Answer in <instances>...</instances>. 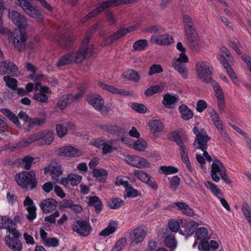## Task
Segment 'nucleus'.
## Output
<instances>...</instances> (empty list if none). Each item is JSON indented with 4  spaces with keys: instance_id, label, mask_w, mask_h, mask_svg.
I'll return each instance as SVG.
<instances>
[{
    "instance_id": "f257e3e1",
    "label": "nucleus",
    "mask_w": 251,
    "mask_h": 251,
    "mask_svg": "<svg viewBox=\"0 0 251 251\" xmlns=\"http://www.w3.org/2000/svg\"><path fill=\"white\" fill-rule=\"evenodd\" d=\"M193 131L196 135L193 143L194 148L201 150L203 152V155L205 158L208 162H211L212 159L206 151L208 148L207 142L211 140V138L203 128L199 130L198 127L195 126L193 128Z\"/></svg>"
},
{
    "instance_id": "f03ea898",
    "label": "nucleus",
    "mask_w": 251,
    "mask_h": 251,
    "mask_svg": "<svg viewBox=\"0 0 251 251\" xmlns=\"http://www.w3.org/2000/svg\"><path fill=\"white\" fill-rule=\"evenodd\" d=\"M15 179L19 186L26 190L34 189L38 184L36 173L34 170L19 173L15 175Z\"/></svg>"
},
{
    "instance_id": "7ed1b4c3",
    "label": "nucleus",
    "mask_w": 251,
    "mask_h": 251,
    "mask_svg": "<svg viewBox=\"0 0 251 251\" xmlns=\"http://www.w3.org/2000/svg\"><path fill=\"white\" fill-rule=\"evenodd\" d=\"M89 36L87 35L82 42V45L76 52H74V60L75 63H80L84 59L92 55L93 46L89 43Z\"/></svg>"
},
{
    "instance_id": "20e7f679",
    "label": "nucleus",
    "mask_w": 251,
    "mask_h": 251,
    "mask_svg": "<svg viewBox=\"0 0 251 251\" xmlns=\"http://www.w3.org/2000/svg\"><path fill=\"white\" fill-rule=\"evenodd\" d=\"M196 71L198 78L202 82L208 83L213 81L212 78L213 68L209 63L198 61L196 64Z\"/></svg>"
},
{
    "instance_id": "39448f33",
    "label": "nucleus",
    "mask_w": 251,
    "mask_h": 251,
    "mask_svg": "<svg viewBox=\"0 0 251 251\" xmlns=\"http://www.w3.org/2000/svg\"><path fill=\"white\" fill-rule=\"evenodd\" d=\"M10 37L12 45L18 51L22 52L25 50L27 35L25 32L16 29L13 31Z\"/></svg>"
},
{
    "instance_id": "423d86ee",
    "label": "nucleus",
    "mask_w": 251,
    "mask_h": 251,
    "mask_svg": "<svg viewBox=\"0 0 251 251\" xmlns=\"http://www.w3.org/2000/svg\"><path fill=\"white\" fill-rule=\"evenodd\" d=\"M114 139L107 140L103 137H99L93 140L92 145L102 150L103 155H106L116 151L117 148L113 146Z\"/></svg>"
},
{
    "instance_id": "0eeeda50",
    "label": "nucleus",
    "mask_w": 251,
    "mask_h": 251,
    "mask_svg": "<svg viewBox=\"0 0 251 251\" xmlns=\"http://www.w3.org/2000/svg\"><path fill=\"white\" fill-rule=\"evenodd\" d=\"M87 100L88 103L92 105L95 109L101 112L103 115H107L109 110L104 107V101L102 97L95 93H91L87 95Z\"/></svg>"
},
{
    "instance_id": "6e6552de",
    "label": "nucleus",
    "mask_w": 251,
    "mask_h": 251,
    "mask_svg": "<svg viewBox=\"0 0 251 251\" xmlns=\"http://www.w3.org/2000/svg\"><path fill=\"white\" fill-rule=\"evenodd\" d=\"M18 116L19 118L23 120L25 122L28 123V126L25 128L26 131L28 132H30L36 126H42L46 122L45 118L39 117L31 118L23 111L19 113Z\"/></svg>"
},
{
    "instance_id": "1a4fd4ad",
    "label": "nucleus",
    "mask_w": 251,
    "mask_h": 251,
    "mask_svg": "<svg viewBox=\"0 0 251 251\" xmlns=\"http://www.w3.org/2000/svg\"><path fill=\"white\" fill-rule=\"evenodd\" d=\"M8 15L13 24L19 28L18 30H22L27 26L28 24L25 17L18 11L9 9Z\"/></svg>"
},
{
    "instance_id": "9d476101",
    "label": "nucleus",
    "mask_w": 251,
    "mask_h": 251,
    "mask_svg": "<svg viewBox=\"0 0 251 251\" xmlns=\"http://www.w3.org/2000/svg\"><path fill=\"white\" fill-rule=\"evenodd\" d=\"M72 229L74 231L83 237L89 235L92 229L89 223L83 220L75 221L72 226Z\"/></svg>"
},
{
    "instance_id": "9b49d317",
    "label": "nucleus",
    "mask_w": 251,
    "mask_h": 251,
    "mask_svg": "<svg viewBox=\"0 0 251 251\" xmlns=\"http://www.w3.org/2000/svg\"><path fill=\"white\" fill-rule=\"evenodd\" d=\"M125 161L128 165L139 169H145L151 167V163L149 161L138 156L127 155L125 157Z\"/></svg>"
},
{
    "instance_id": "f8f14e48",
    "label": "nucleus",
    "mask_w": 251,
    "mask_h": 251,
    "mask_svg": "<svg viewBox=\"0 0 251 251\" xmlns=\"http://www.w3.org/2000/svg\"><path fill=\"white\" fill-rule=\"evenodd\" d=\"M135 30L136 27L133 26H129L127 27H122L105 39V45H110L128 33L134 31Z\"/></svg>"
},
{
    "instance_id": "ddd939ff",
    "label": "nucleus",
    "mask_w": 251,
    "mask_h": 251,
    "mask_svg": "<svg viewBox=\"0 0 251 251\" xmlns=\"http://www.w3.org/2000/svg\"><path fill=\"white\" fill-rule=\"evenodd\" d=\"M56 155L67 157H77L82 155V152L79 149L67 146L58 148L55 151Z\"/></svg>"
},
{
    "instance_id": "4468645a",
    "label": "nucleus",
    "mask_w": 251,
    "mask_h": 251,
    "mask_svg": "<svg viewBox=\"0 0 251 251\" xmlns=\"http://www.w3.org/2000/svg\"><path fill=\"white\" fill-rule=\"evenodd\" d=\"M24 12L30 17L39 19L42 15L36 6H32L27 0H17Z\"/></svg>"
},
{
    "instance_id": "2eb2a0df",
    "label": "nucleus",
    "mask_w": 251,
    "mask_h": 251,
    "mask_svg": "<svg viewBox=\"0 0 251 251\" xmlns=\"http://www.w3.org/2000/svg\"><path fill=\"white\" fill-rule=\"evenodd\" d=\"M97 127L104 132H106L110 135L121 136L126 133L125 128H122L116 125L110 124H100L97 125Z\"/></svg>"
},
{
    "instance_id": "dca6fc26",
    "label": "nucleus",
    "mask_w": 251,
    "mask_h": 251,
    "mask_svg": "<svg viewBox=\"0 0 251 251\" xmlns=\"http://www.w3.org/2000/svg\"><path fill=\"white\" fill-rule=\"evenodd\" d=\"M226 172V170L223 163L218 159L213 160L210 173V176L213 180L216 182H218L220 179L217 174H218L220 176L222 173Z\"/></svg>"
},
{
    "instance_id": "f3484780",
    "label": "nucleus",
    "mask_w": 251,
    "mask_h": 251,
    "mask_svg": "<svg viewBox=\"0 0 251 251\" xmlns=\"http://www.w3.org/2000/svg\"><path fill=\"white\" fill-rule=\"evenodd\" d=\"M11 74L12 76H17L19 74L17 66L10 61H3L0 62V75Z\"/></svg>"
},
{
    "instance_id": "a211bd4d",
    "label": "nucleus",
    "mask_w": 251,
    "mask_h": 251,
    "mask_svg": "<svg viewBox=\"0 0 251 251\" xmlns=\"http://www.w3.org/2000/svg\"><path fill=\"white\" fill-rule=\"evenodd\" d=\"M181 228L179 233L181 235L189 236L193 234L199 226V224L194 221H187L186 220H181Z\"/></svg>"
},
{
    "instance_id": "6ab92c4d",
    "label": "nucleus",
    "mask_w": 251,
    "mask_h": 251,
    "mask_svg": "<svg viewBox=\"0 0 251 251\" xmlns=\"http://www.w3.org/2000/svg\"><path fill=\"white\" fill-rule=\"evenodd\" d=\"M39 145H50L54 139V133L51 130L45 129L37 132Z\"/></svg>"
},
{
    "instance_id": "aec40b11",
    "label": "nucleus",
    "mask_w": 251,
    "mask_h": 251,
    "mask_svg": "<svg viewBox=\"0 0 251 251\" xmlns=\"http://www.w3.org/2000/svg\"><path fill=\"white\" fill-rule=\"evenodd\" d=\"M145 236L146 232L144 229L140 227L135 228L129 233L130 244L134 246L142 242Z\"/></svg>"
},
{
    "instance_id": "412c9836",
    "label": "nucleus",
    "mask_w": 251,
    "mask_h": 251,
    "mask_svg": "<svg viewBox=\"0 0 251 251\" xmlns=\"http://www.w3.org/2000/svg\"><path fill=\"white\" fill-rule=\"evenodd\" d=\"M44 170L45 175L50 173L51 177L56 181L59 179V177L62 175L63 172L62 167L57 164H50L45 168Z\"/></svg>"
},
{
    "instance_id": "4be33fe9",
    "label": "nucleus",
    "mask_w": 251,
    "mask_h": 251,
    "mask_svg": "<svg viewBox=\"0 0 251 251\" xmlns=\"http://www.w3.org/2000/svg\"><path fill=\"white\" fill-rule=\"evenodd\" d=\"M151 41L159 45H169L173 42V38L168 34H155L151 36Z\"/></svg>"
},
{
    "instance_id": "5701e85b",
    "label": "nucleus",
    "mask_w": 251,
    "mask_h": 251,
    "mask_svg": "<svg viewBox=\"0 0 251 251\" xmlns=\"http://www.w3.org/2000/svg\"><path fill=\"white\" fill-rule=\"evenodd\" d=\"M5 242L7 246L13 251H21L23 249L22 242L18 238H11L10 235L5 237Z\"/></svg>"
},
{
    "instance_id": "b1692460",
    "label": "nucleus",
    "mask_w": 251,
    "mask_h": 251,
    "mask_svg": "<svg viewBox=\"0 0 251 251\" xmlns=\"http://www.w3.org/2000/svg\"><path fill=\"white\" fill-rule=\"evenodd\" d=\"M42 210L45 213H49L54 210L57 206V202L53 199H46L40 203Z\"/></svg>"
},
{
    "instance_id": "393cba45",
    "label": "nucleus",
    "mask_w": 251,
    "mask_h": 251,
    "mask_svg": "<svg viewBox=\"0 0 251 251\" xmlns=\"http://www.w3.org/2000/svg\"><path fill=\"white\" fill-rule=\"evenodd\" d=\"M0 111L5 116H6L10 121H11L20 129H23L18 118L15 114L13 113L8 109L3 108L0 110Z\"/></svg>"
},
{
    "instance_id": "a878e982",
    "label": "nucleus",
    "mask_w": 251,
    "mask_h": 251,
    "mask_svg": "<svg viewBox=\"0 0 251 251\" xmlns=\"http://www.w3.org/2000/svg\"><path fill=\"white\" fill-rule=\"evenodd\" d=\"M187 38V42L189 47L194 51L198 50L200 46L199 38L195 35V32H191L190 34H186Z\"/></svg>"
},
{
    "instance_id": "bb28decb",
    "label": "nucleus",
    "mask_w": 251,
    "mask_h": 251,
    "mask_svg": "<svg viewBox=\"0 0 251 251\" xmlns=\"http://www.w3.org/2000/svg\"><path fill=\"white\" fill-rule=\"evenodd\" d=\"M183 22L186 34H190L191 32H195L193 22L189 15L187 14L183 15Z\"/></svg>"
},
{
    "instance_id": "cd10ccee",
    "label": "nucleus",
    "mask_w": 251,
    "mask_h": 251,
    "mask_svg": "<svg viewBox=\"0 0 251 251\" xmlns=\"http://www.w3.org/2000/svg\"><path fill=\"white\" fill-rule=\"evenodd\" d=\"M74 52H69L67 54L62 56L56 64L58 67H62L65 65L72 64L74 60Z\"/></svg>"
},
{
    "instance_id": "c85d7f7f",
    "label": "nucleus",
    "mask_w": 251,
    "mask_h": 251,
    "mask_svg": "<svg viewBox=\"0 0 251 251\" xmlns=\"http://www.w3.org/2000/svg\"><path fill=\"white\" fill-rule=\"evenodd\" d=\"M151 132L153 134L160 133L164 128L163 124L159 120H153L149 122Z\"/></svg>"
},
{
    "instance_id": "c756f323",
    "label": "nucleus",
    "mask_w": 251,
    "mask_h": 251,
    "mask_svg": "<svg viewBox=\"0 0 251 251\" xmlns=\"http://www.w3.org/2000/svg\"><path fill=\"white\" fill-rule=\"evenodd\" d=\"M60 207L62 208H69L75 212H80L82 210L80 205L74 204L73 201L66 199L63 201Z\"/></svg>"
},
{
    "instance_id": "7c9ffc66",
    "label": "nucleus",
    "mask_w": 251,
    "mask_h": 251,
    "mask_svg": "<svg viewBox=\"0 0 251 251\" xmlns=\"http://www.w3.org/2000/svg\"><path fill=\"white\" fill-rule=\"evenodd\" d=\"M174 204L178 207V209L180 210L183 214L190 217L194 215L195 214L193 210L185 202H177L174 203Z\"/></svg>"
},
{
    "instance_id": "2f4dec72",
    "label": "nucleus",
    "mask_w": 251,
    "mask_h": 251,
    "mask_svg": "<svg viewBox=\"0 0 251 251\" xmlns=\"http://www.w3.org/2000/svg\"><path fill=\"white\" fill-rule=\"evenodd\" d=\"M88 203L89 206L94 207L97 213H99L102 209V202L97 196L89 197Z\"/></svg>"
},
{
    "instance_id": "473e14b6",
    "label": "nucleus",
    "mask_w": 251,
    "mask_h": 251,
    "mask_svg": "<svg viewBox=\"0 0 251 251\" xmlns=\"http://www.w3.org/2000/svg\"><path fill=\"white\" fill-rule=\"evenodd\" d=\"M179 111L181 114V118L184 120H189L191 119L194 115L192 110L189 107L184 104L181 105L179 108Z\"/></svg>"
},
{
    "instance_id": "72a5a7b5",
    "label": "nucleus",
    "mask_w": 251,
    "mask_h": 251,
    "mask_svg": "<svg viewBox=\"0 0 251 251\" xmlns=\"http://www.w3.org/2000/svg\"><path fill=\"white\" fill-rule=\"evenodd\" d=\"M4 4L2 0H0V34H9L10 30L3 26L2 17L4 12Z\"/></svg>"
},
{
    "instance_id": "f704fd0d",
    "label": "nucleus",
    "mask_w": 251,
    "mask_h": 251,
    "mask_svg": "<svg viewBox=\"0 0 251 251\" xmlns=\"http://www.w3.org/2000/svg\"><path fill=\"white\" fill-rule=\"evenodd\" d=\"M117 225V223L114 221L110 222L108 226L99 233V236L106 237L112 234L116 229Z\"/></svg>"
},
{
    "instance_id": "c9c22d12",
    "label": "nucleus",
    "mask_w": 251,
    "mask_h": 251,
    "mask_svg": "<svg viewBox=\"0 0 251 251\" xmlns=\"http://www.w3.org/2000/svg\"><path fill=\"white\" fill-rule=\"evenodd\" d=\"M178 99L174 96H171L169 94H166L163 96V100L162 101L163 104L168 108H172V105L176 103Z\"/></svg>"
},
{
    "instance_id": "e433bc0d",
    "label": "nucleus",
    "mask_w": 251,
    "mask_h": 251,
    "mask_svg": "<svg viewBox=\"0 0 251 251\" xmlns=\"http://www.w3.org/2000/svg\"><path fill=\"white\" fill-rule=\"evenodd\" d=\"M124 77L133 82H138L140 79V75L137 72L129 69L124 73Z\"/></svg>"
},
{
    "instance_id": "4c0bfd02",
    "label": "nucleus",
    "mask_w": 251,
    "mask_h": 251,
    "mask_svg": "<svg viewBox=\"0 0 251 251\" xmlns=\"http://www.w3.org/2000/svg\"><path fill=\"white\" fill-rule=\"evenodd\" d=\"M93 176L101 182H104L106 181L107 172L104 169H94L93 170Z\"/></svg>"
},
{
    "instance_id": "58836bf2",
    "label": "nucleus",
    "mask_w": 251,
    "mask_h": 251,
    "mask_svg": "<svg viewBox=\"0 0 251 251\" xmlns=\"http://www.w3.org/2000/svg\"><path fill=\"white\" fill-rule=\"evenodd\" d=\"M9 225L15 226L13 220L8 216H0V229H9Z\"/></svg>"
},
{
    "instance_id": "ea45409f",
    "label": "nucleus",
    "mask_w": 251,
    "mask_h": 251,
    "mask_svg": "<svg viewBox=\"0 0 251 251\" xmlns=\"http://www.w3.org/2000/svg\"><path fill=\"white\" fill-rule=\"evenodd\" d=\"M173 66L183 78H186L187 77V69L185 65L180 62H174Z\"/></svg>"
},
{
    "instance_id": "a19ab883",
    "label": "nucleus",
    "mask_w": 251,
    "mask_h": 251,
    "mask_svg": "<svg viewBox=\"0 0 251 251\" xmlns=\"http://www.w3.org/2000/svg\"><path fill=\"white\" fill-rule=\"evenodd\" d=\"M73 40V39L72 37L61 36L58 40V43L62 48L68 49L71 47Z\"/></svg>"
},
{
    "instance_id": "79ce46f5",
    "label": "nucleus",
    "mask_w": 251,
    "mask_h": 251,
    "mask_svg": "<svg viewBox=\"0 0 251 251\" xmlns=\"http://www.w3.org/2000/svg\"><path fill=\"white\" fill-rule=\"evenodd\" d=\"M205 186L208 189H209L213 194L219 198L220 196L222 195V193L219 188H218L217 186L212 183L211 182L209 181H206L204 183Z\"/></svg>"
},
{
    "instance_id": "37998d69",
    "label": "nucleus",
    "mask_w": 251,
    "mask_h": 251,
    "mask_svg": "<svg viewBox=\"0 0 251 251\" xmlns=\"http://www.w3.org/2000/svg\"><path fill=\"white\" fill-rule=\"evenodd\" d=\"M3 78L7 87L12 90H16L18 85V81L16 79L11 77L10 75L4 76Z\"/></svg>"
},
{
    "instance_id": "c03bdc74",
    "label": "nucleus",
    "mask_w": 251,
    "mask_h": 251,
    "mask_svg": "<svg viewBox=\"0 0 251 251\" xmlns=\"http://www.w3.org/2000/svg\"><path fill=\"white\" fill-rule=\"evenodd\" d=\"M163 90V87L158 85L151 86L145 91V95L147 97H150L157 93L161 92Z\"/></svg>"
},
{
    "instance_id": "a18cd8bd",
    "label": "nucleus",
    "mask_w": 251,
    "mask_h": 251,
    "mask_svg": "<svg viewBox=\"0 0 251 251\" xmlns=\"http://www.w3.org/2000/svg\"><path fill=\"white\" fill-rule=\"evenodd\" d=\"M148 46L147 40L140 39L135 41L133 45V48L135 50L141 51L144 50Z\"/></svg>"
},
{
    "instance_id": "49530a36",
    "label": "nucleus",
    "mask_w": 251,
    "mask_h": 251,
    "mask_svg": "<svg viewBox=\"0 0 251 251\" xmlns=\"http://www.w3.org/2000/svg\"><path fill=\"white\" fill-rule=\"evenodd\" d=\"M111 209H118L124 205V202L120 198L116 197L110 200L108 202Z\"/></svg>"
},
{
    "instance_id": "de8ad7c7",
    "label": "nucleus",
    "mask_w": 251,
    "mask_h": 251,
    "mask_svg": "<svg viewBox=\"0 0 251 251\" xmlns=\"http://www.w3.org/2000/svg\"><path fill=\"white\" fill-rule=\"evenodd\" d=\"M195 235L198 240L202 241L205 239L208 236L207 230L203 227L198 228L196 231Z\"/></svg>"
},
{
    "instance_id": "09e8293b",
    "label": "nucleus",
    "mask_w": 251,
    "mask_h": 251,
    "mask_svg": "<svg viewBox=\"0 0 251 251\" xmlns=\"http://www.w3.org/2000/svg\"><path fill=\"white\" fill-rule=\"evenodd\" d=\"M169 138L171 140L174 141L178 146L179 148L184 146L181 137L176 131H172L169 134Z\"/></svg>"
},
{
    "instance_id": "8fccbe9b",
    "label": "nucleus",
    "mask_w": 251,
    "mask_h": 251,
    "mask_svg": "<svg viewBox=\"0 0 251 251\" xmlns=\"http://www.w3.org/2000/svg\"><path fill=\"white\" fill-rule=\"evenodd\" d=\"M133 175L143 182L146 181L148 178H150L151 176L147 173L141 170H135Z\"/></svg>"
},
{
    "instance_id": "3c124183",
    "label": "nucleus",
    "mask_w": 251,
    "mask_h": 251,
    "mask_svg": "<svg viewBox=\"0 0 251 251\" xmlns=\"http://www.w3.org/2000/svg\"><path fill=\"white\" fill-rule=\"evenodd\" d=\"M147 146L146 141L143 139H139L135 141L133 145V148L138 151H144Z\"/></svg>"
},
{
    "instance_id": "603ef678",
    "label": "nucleus",
    "mask_w": 251,
    "mask_h": 251,
    "mask_svg": "<svg viewBox=\"0 0 251 251\" xmlns=\"http://www.w3.org/2000/svg\"><path fill=\"white\" fill-rule=\"evenodd\" d=\"M211 83L214 90L215 92V96L217 98L220 99L225 98L223 91L219 84L215 80L212 81Z\"/></svg>"
},
{
    "instance_id": "864d4df0",
    "label": "nucleus",
    "mask_w": 251,
    "mask_h": 251,
    "mask_svg": "<svg viewBox=\"0 0 251 251\" xmlns=\"http://www.w3.org/2000/svg\"><path fill=\"white\" fill-rule=\"evenodd\" d=\"M159 169L162 171V173L166 175L176 174L178 172L177 168L172 166H162L159 168Z\"/></svg>"
},
{
    "instance_id": "5fc2aeb1",
    "label": "nucleus",
    "mask_w": 251,
    "mask_h": 251,
    "mask_svg": "<svg viewBox=\"0 0 251 251\" xmlns=\"http://www.w3.org/2000/svg\"><path fill=\"white\" fill-rule=\"evenodd\" d=\"M242 211L247 220L249 223L250 226H251V211L247 202L243 203L242 206Z\"/></svg>"
},
{
    "instance_id": "6e6d98bb",
    "label": "nucleus",
    "mask_w": 251,
    "mask_h": 251,
    "mask_svg": "<svg viewBox=\"0 0 251 251\" xmlns=\"http://www.w3.org/2000/svg\"><path fill=\"white\" fill-rule=\"evenodd\" d=\"M126 238L125 237L121 238L116 242L111 251H121L122 249L126 246Z\"/></svg>"
},
{
    "instance_id": "4d7b16f0",
    "label": "nucleus",
    "mask_w": 251,
    "mask_h": 251,
    "mask_svg": "<svg viewBox=\"0 0 251 251\" xmlns=\"http://www.w3.org/2000/svg\"><path fill=\"white\" fill-rule=\"evenodd\" d=\"M164 242L165 245L168 248H172V250L176 247V242L174 236L171 235L166 236Z\"/></svg>"
},
{
    "instance_id": "13d9d810",
    "label": "nucleus",
    "mask_w": 251,
    "mask_h": 251,
    "mask_svg": "<svg viewBox=\"0 0 251 251\" xmlns=\"http://www.w3.org/2000/svg\"><path fill=\"white\" fill-rule=\"evenodd\" d=\"M138 195V191L135 189L130 184L126 187L125 192V197H135Z\"/></svg>"
},
{
    "instance_id": "bf43d9fd",
    "label": "nucleus",
    "mask_w": 251,
    "mask_h": 251,
    "mask_svg": "<svg viewBox=\"0 0 251 251\" xmlns=\"http://www.w3.org/2000/svg\"><path fill=\"white\" fill-rule=\"evenodd\" d=\"M81 179L82 176L79 175L70 174L68 176V179H69L70 184L72 186L77 185L81 182Z\"/></svg>"
},
{
    "instance_id": "052dcab7",
    "label": "nucleus",
    "mask_w": 251,
    "mask_h": 251,
    "mask_svg": "<svg viewBox=\"0 0 251 251\" xmlns=\"http://www.w3.org/2000/svg\"><path fill=\"white\" fill-rule=\"evenodd\" d=\"M33 99L37 101L46 103L48 101L49 97L43 93L39 92L34 94L33 96Z\"/></svg>"
},
{
    "instance_id": "680f3d73",
    "label": "nucleus",
    "mask_w": 251,
    "mask_h": 251,
    "mask_svg": "<svg viewBox=\"0 0 251 251\" xmlns=\"http://www.w3.org/2000/svg\"><path fill=\"white\" fill-rule=\"evenodd\" d=\"M108 92L113 94H118L121 96H126L129 95L130 94L129 92L128 91L119 89L112 85H111V86L110 87Z\"/></svg>"
},
{
    "instance_id": "e2e57ef3",
    "label": "nucleus",
    "mask_w": 251,
    "mask_h": 251,
    "mask_svg": "<svg viewBox=\"0 0 251 251\" xmlns=\"http://www.w3.org/2000/svg\"><path fill=\"white\" fill-rule=\"evenodd\" d=\"M34 159V157L29 156H25L23 158L22 164L24 165V168L25 170H28L30 169Z\"/></svg>"
},
{
    "instance_id": "0e129e2a",
    "label": "nucleus",
    "mask_w": 251,
    "mask_h": 251,
    "mask_svg": "<svg viewBox=\"0 0 251 251\" xmlns=\"http://www.w3.org/2000/svg\"><path fill=\"white\" fill-rule=\"evenodd\" d=\"M26 210L28 212L26 218L29 221L32 222L36 217V208L35 206L27 207Z\"/></svg>"
},
{
    "instance_id": "69168bd1",
    "label": "nucleus",
    "mask_w": 251,
    "mask_h": 251,
    "mask_svg": "<svg viewBox=\"0 0 251 251\" xmlns=\"http://www.w3.org/2000/svg\"><path fill=\"white\" fill-rule=\"evenodd\" d=\"M180 179L177 176H173L170 180V188L176 191L180 184Z\"/></svg>"
},
{
    "instance_id": "338daca9",
    "label": "nucleus",
    "mask_w": 251,
    "mask_h": 251,
    "mask_svg": "<svg viewBox=\"0 0 251 251\" xmlns=\"http://www.w3.org/2000/svg\"><path fill=\"white\" fill-rule=\"evenodd\" d=\"M131 107L133 110L140 113H145L147 110L145 106L141 103H133Z\"/></svg>"
},
{
    "instance_id": "774afa93",
    "label": "nucleus",
    "mask_w": 251,
    "mask_h": 251,
    "mask_svg": "<svg viewBox=\"0 0 251 251\" xmlns=\"http://www.w3.org/2000/svg\"><path fill=\"white\" fill-rule=\"evenodd\" d=\"M56 130L57 135L60 138H63L67 133V127L61 124L56 125Z\"/></svg>"
}]
</instances>
